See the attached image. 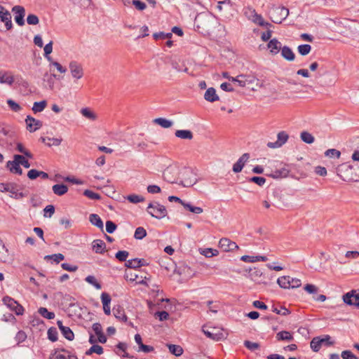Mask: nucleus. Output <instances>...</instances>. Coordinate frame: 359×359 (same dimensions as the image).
Masks as SVG:
<instances>
[{
  "label": "nucleus",
  "instance_id": "f257e3e1",
  "mask_svg": "<svg viewBox=\"0 0 359 359\" xmlns=\"http://www.w3.org/2000/svg\"><path fill=\"white\" fill-rule=\"evenodd\" d=\"M337 174L346 182L359 181V175L355 172L354 167L348 163L339 165L337 168Z\"/></svg>",
  "mask_w": 359,
  "mask_h": 359
},
{
  "label": "nucleus",
  "instance_id": "f03ea898",
  "mask_svg": "<svg viewBox=\"0 0 359 359\" xmlns=\"http://www.w3.org/2000/svg\"><path fill=\"white\" fill-rule=\"evenodd\" d=\"M147 212L152 217L158 219H161L165 217L168 215L166 208L160 204L158 201H153L148 204Z\"/></svg>",
  "mask_w": 359,
  "mask_h": 359
},
{
  "label": "nucleus",
  "instance_id": "7ed1b4c3",
  "mask_svg": "<svg viewBox=\"0 0 359 359\" xmlns=\"http://www.w3.org/2000/svg\"><path fill=\"white\" fill-rule=\"evenodd\" d=\"M270 18L273 22L280 24L289 15V10L284 6H277L271 9Z\"/></svg>",
  "mask_w": 359,
  "mask_h": 359
},
{
  "label": "nucleus",
  "instance_id": "20e7f679",
  "mask_svg": "<svg viewBox=\"0 0 359 359\" xmlns=\"http://www.w3.org/2000/svg\"><path fill=\"white\" fill-rule=\"evenodd\" d=\"M334 344L330 335H325L323 337H316L312 339L310 343L311 348L314 352H318L322 346H330Z\"/></svg>",
  "mask_w": 359,
  "mask_h": 359
},
{
  "label": "nucleus",
  "instance_id": "39448f33",
  "mask_svg": "<svg viewBox=\"0 0 359 359\" xmlns=\"http://www.w3.org/2000/svg\"><path fill=\"white\" fill-rule=\"evenodd\" d=\"M0 191L9 192L10 196L15 199L24 197V194L18 191V185L15 183H0Z\"/></svg>",
  "mask_w": 359,
  "mask_h": 359
},
{
  "label": "nucleus",
  "instance_id": "423d86ee",
  "mask_svg": "<svg viewBox=\"0 0 359 359\" xmlns=\"http://www.w3.org/2000/svg\"><path fill=\"white\" fill-rule=\"evenodd\" d=\"M3 303L12 311H14L16 315H22L24 313V308L17 301L9 296L3 297Z\"/></svg>",
  "mask_w": 359,
  "mask_h": 359
},
{
  "label": "nucleus",
  "instance_id": "0eeeda50",
  "mask_svg": "<svg viewBox=\"0 0 359 359\" xmlns=\"http://www.w3.org/2000/svg\"><path fill=\"white\" fill-rule=\"evenodd\" d=\"M345 304L359 308V290H352L343 295Z\"/></svg>",
  "mask_w": 359,
  "mask_h": 359
},
{
  "label": "nucleus",
  "instance_id": "6e6552de",
  "mask_svg": "<svg viewBox=\"0 0 359 359\" xmlns=\"http://www.w3.org/2000/svg\"><path fill=\"white\" fill-rule=\"evenodd\" d=\"M182 180L181 184L185 187H189L193 186L197 182V178L196 174L191 170H184L182 173Z\"/></svg>",
  "mask_w": 359,
  "mask_h": 359
},
{
  "label": "nucleus",
  "instance_id": "1a4fd4ad",
  "mask_svg": "<svg viewBox=\"0 0 359 359\" xmlns=\"http://www.w3.org/2000/svg\"><path fill=\"white\" fill-rule=\"evenodd\" d=\"M69 71L73 78L80 79L83 76V69L82 65L75 60H72L69 64Z\"/></svg>",
  "mask_w": 359,
  "mask_h": 359
},
{
  "label": "nucleus",
  "instance_id": "9d476101",
  "mask_svg": "<svg viewBox=\"0 0 359 359\" xmlns=\"http://www.w3.org/2000/svg\"><path fill=\"white\" fill-rule=\"evenodd\" d=\"M289 135L285 131H280L277 135V140L274 142H268L267 147L272 149L280 148L288 140Z\"/></svg>",
  "mask_w": 359,
  "mask_h": 359
},
{
  "label": "nucleus",
  "instance_id": "9b49d317",
  "mask_svg": "<svg viewBox=\"0 0 359 359\" xmlns=\"http://www.w3.org/2000/svg\"><path fill=\"white\" fill-rule=\"evenodd\" d=\"M12 11L14 13L15 21L19 26L25 25L24 18L25 15V9L22 6H15L12 8Z\"/></svg>",
  "mask_w": 359,
  "mask_h": 359
},
{
  "label": "nucleus",
  "instance_id": "f8f14e48",
  "mask_svg": "<svg viewBox=\"0 0 359 359\" xmlns=\"http://www.w3.org/2000/svg\"><path fill=\"white\" fill-rule=\"evenodd\" d=\"M219 248L225 252H231L238 248V245L227 238H222L219 242Z\"/></svg>",
  "mask_w": 359,
  "mask_h": 359
},
{
  "label": "nucleus",
  "instance_id": "ddd939ff",
  "mask_svg": "<svg viewBox=\"0 0 359 359\" xmlns=\"http://www.w3.org/2000/svg\"><path fill=\"white\" fill-rule=\"evenodd\" d=\"M25 123L27 124V129L30 132H35L36 130L39 129L43 123L41 121L35 119L31 116H27L25 118Z\"/></svg>",
  "mask_w": 359,
  "mask_h": 359
},
{
  "label": "nucleus",
  "instance_id": "4468645a",
  "mask_svg": "<svg viewBox=\"0 0 359 359\" xmlns=\"http://www.w3.org/2000/svg\"><path fill=\"white\" fill-rule=\"evenodd\" d=\"M250 158L248 153L243 154L233 165V171L236 173L240 172L243 168L245 163Z\"/></svg>",
  "mask_w": 359,
  "mask_h": 359
},
{
  "label": "nucleus",
  "instance_id": "2eb2a0df",
  "mask_svg": "<svg viewBox=\"0 0 359 359\" xmlns=\"http://www.w3.org/2000/svg\"><path fill=\"white\" fill-rule=\"evenodd\" d=\"M267 47L272 55H277L283 48L281 43L276 38L271 39L267 44Z\"/></svg>",
  "mask_w": 359,
  "mask_h": 359
},
{
  "label": "nucleus",
  "instance_id": "dca6fc26",
  "mask_svg": "<svg viewBox=\"0 0 359 359\" xmlns=\"http://www.w3.org/2000/svg\"><path fill=\"white\" fill-rule=\"evenodd\" d=\"M57 326L61 331L62 335L68 340L72 341L74 338V332L67 326H64L61 320H57Z\"/></svg>",
  "mask_w": 359,
  "mask_h": 359
},
{
  "label": "nucleus",
  "instance_id": "f3484780",
  "mask_svg": "<svg viewBox=\"0 0 359 359\" xmlns=\"http://www.w3.org/2000/svg\"><path fill=\"white\" fill-rule=\"evenodd\" d=\"M92 329H93V332H95V334L97 335V340L99 342L103 344L107 341V337L104 335V334L103 333L102 325L100 323H94L92 326Z\"/></svg>",
  "mask_w": 359,
  "mask_h": 359
},
{
  "label": "nucleus",
  "instance_id": "a211bd4d",
  "mask_svg": "<svg viewBox=\"0 0 359 359\" xmlns=\"http://www.w3.org/2000/svg\"><path fill=\"white\" fill-rule=\"evenodd\" d=\"M0 20L5 24V27L7 30L12 29L13 23L11 21V15L8 10L0 14Z\"/></svg>",
  "mask_w": 359,
  "mask_h": 359
},
{
  "label": "nucleus",
  "instance_id": "6ab92c4d",
  "mask_svg": "<svg viewBox=\"0 0 359 359\" xmlns=\"http://www.w3.org/2000/svg\"><path fill=\"white\" fill-rule=\"evenodd\" d=\"M6 168L9 170L11 173L18 174L19 175H22V170L16 161L13 158V161H8L6 163Z\"/></svg>",
  "mask_w": 359,
  "mask_h": 359
},
{
  "label": "nucleus",
  "instance_id": "aec40b11",
  "mask_svg": "<svg viewBox=\"0 0 359 359\" xmlns=\"http://www.w3.org/2000/svg\"><path fill=\"white\" fill-rule=\"evenodd\" d=\"M101 300L103 304V309L104 313L108 316L110 315L111 310L109 304L111 300L110 295L106 292H102L101 294Z\"/></svg>",
  "mask_w": 359,
  "mask_h": 359
},
{
  "label": "nucleus",
  "instance_id": "412c9836",
  "mask_svg": "<svg viewBox=\"0 0 359 359\" xmlns=\"http://www.w3.org/2000/svg\"><path fill=\"white\" fill-rule=\"evenodd\" d=\"M289 173L290 170L287 167H283L282 168L273 170L269 176L274 179L283 178L287 177Z\"/></svg>",
  "mask_w": 359,
  "mask_h": 359
},
{
  "label": "nucleus",
  "instance_id": "4be33fe9",
  "mask_svg": "<svg viewBox=\"0 0 359 359\" xmlns=\"http://www.w3.org/2000/svg\"><path fill=\"white\" fill-rule=\"evenodd\" d=\"M239 86L245 87L248 85L252 84L257 79L255 76L240 74Z\"/></svg>",
  "mask_w": 359,
  "mask_h": 359
},
{
  "label": "nucleus",
  "instance_id": "5701e85b",
  "mask_svg": "<svg viewBox=\"0 0 359 359\" xmlns=\"http://www.w3.org/2000/svg\"><path fill=\"white\" fill-rule=\"evenodd\" d=\"M248 277L255 282L260 283L262 281L261 277L262 276V272L259 269H251L250 268L248 270Z\"/></svg>",
  "mask_w": 359,
  "mask_h": 359
},
{
  "label": "nucleus",
  "instance_id": "b1692460",
  "mask_svg": "<svg viewBox=\"0 0 359 359\" xmlns=\"http://www.w3.org/2000/svg\"><path fill=\"white\" fill-rule=\"evenodd\" d=\"M125 265L130 269H137L145 265V261L143 259L135 258L126 261Z\"/></svg>",
  "mask_w": 359,
  "mask_h": 359
},
{
  "label": "nucleus",
  "instance_id": "393cba45",
  "mask_svg": "<svg viewBox=\"0 0 359 359\" xmlns=\"http://www.w3.org/2000/svg\"><path fill=\"white\" fill-rule=\"evenodd\" d=\"M281 55L283 58L288 61H293L295 58V55L294 52L287 46H283L281 49Z\"/></svg>",
  "mask_w": 359,
  "mask_h": 359
},
{
  "label": "nucleus",
  "instance_id": "a878e982",
  "mask_svg": "<svg viewBox=\"0 0 359 359\" xmlns=\"http://www.w3.org/2000/svg\"><path fill=\"white\" fill-rule=\"evenodd\" d=\"M204 98L208 102H214L219 100V97L216 93V90L214 88H209L205 93Z\"/></svg>",
  "mask_w": 359,
  "mask_h": 359
},
{
  "label": "nucleus",
  "instance_id": "bb28decb",
  "mask_svg": "<svg viewBox=\"0 0 359 359\" xmlns=\"http://www.w3.org/2000/svg\"><path fill=\"white\" fill-rule=\"evenodd\" d=\"M175 135L182 140H191L193 139V133L189 130H177L175 133Z\"/></svg>",
  "mask_w": 359,
  "mask_h": 359
},
{
  "label": "nucleus",
  "instance_id": "cd10ccee",
  "mask_svg": "<svg viewBox=\"0 0 359 359\" xmlns=\"http://www.w3.org/2000/svg\"><path fill=\"white\" fill-rule=\"evenodd\" d=\"M14 82V77L10 72H0V83H6L11 86Z\"/></svg>",
  "mask_w": 359,
  "mask_h": 359
},
{
  "label": "nucleus",
  "instance_id": "c85d7f7f",
  "mask_svg": "<svg viewBox=\"0 0 359 359\" xmlns=\"http://www.w3.org/2000/svg\"><path fill=\"white\" fill-rule=\"evenodd\" d=\"M40 140L45 143L48 147H51V146H59L62 141V138H51V137H41L40 138Z\"/></svg>",
  "mask_w": 359,
  "mask_h": 359
},
{
  "label": "nucleus",
  "instance_id": "c756f323",
  "mask_svg": "<svg viewBox=\"0 0 359 359\" xmlns=\"http://www.w3.org/2000/svg\"><path fill=\"white\" fill-rule=\"evenodd\" d=\"M52 189L55 195L62 196L68 191V187L63 184H57L53 185Z\"/></svg>",
  "mask_w": 359,
  "mask_h": 359
},
{
  "label": "nucleus",
  "instance_id": "7c9ffc66",
  "mask_svg": "<svg viewBox=\"0 0 359 359\" xmlns=\"http://www.w3.org/2000/svg\"><path fill=\"white\" fill-rule=\"evenodd\" d=\"M92 247L96 253H102L106 248L105 243L100 239L93 241Z\"/></svg>",
  "mask_w": 359,
  "mask_h": 359
},
{
  "label": "nucleus",
  "instance_id": "2f4dec72",
  "mask_svg": "<svg viewBox=\"0 0 359 359\" xmlns=\"http://www.w3.org/2000/svg\"><path fill=\"white\" fill-rule=\"evenodd\" d=\"M89 221L93 225H95L100 229H102L104 227L103 222L100 217L97 214H90L89 216Z\"/></svg>",
  "mask_w": 359,
  "mask_h": 359
},
{
  "label": "nucleus",
  "instance_id": "473e14b6",
  "mask_svg": "<svg viewBox=\"0 0 359 359\" xmlns=\"http://www.w3.org/2000/svg\"><path fill=\"white\" fill-rule=\"evenodd\" d=\"M169 351L175 356H180L183 354L184 350L180 345L167 344Z\"/></svg>",
  "mask_w": 359,
  "mask_h": 359
},
{
  "label": "nucleus",
  "instance_id": "72a5a7b5",
  "mask_svg": "<svg viewBox=\"0 0 359 359\" xmlns=\"http://www.w3.org/2000/svg\"><path fill=\"white\" fill-rule=\"evenodd\" d=\"M290 276H282V277H280L278 278L277 283L282 288L290 289Z\"/></svg>",
  "mask_w": 359,
  "mask_h": 359
},
{
  "label": "nucleus",
  "instance_id": "f704fd0d",
  "mask_svg": "<svg viewBox=\"0 0 359 359\" xmlns=\"http://www.w3.org/2000/svg\"><path fill=\"white\" fill-rule=\"evenodd\" d=\"M276 338L279 341H292L293 337L292 334L288 331H280L277 333Z\"/></svg>",
  "mask_w": 359,
  "mask_h": 359
},
{
  "label": "nucleus",
  "instance_id": "c9c22d12",
  "mask_svg": "<svg viewBox=\"0 0 359 359\" xmlns=\"http://www.w3.org/2000/svg\"><path fill=\"white\" fill-rule=\"evenodd\" d=\"M252 22L262 27H269L271 26L269 22H265L263 17L258 13L255 15Z\"/></svg>",
  "mask_w": 359,
  "mask_h": 359
},
{
  "label": "nucleus",
  "instance_id": "e433bc0d",
  "mask_svg": "<svg viewBox=\"0 0 359 359\" xmlns=\"http://www.w3.org/2000/svg\"><path fill=\"white\" fill-rule=\"evenodd\" d=\"M123 198L127 199L129 202L136 204L144 201V198L140 195L130 194Z\"/></svg>",
  "mask_w": 359,
  "mask_h": 359
},
{
  "label": "nucleus",
  "instance_id": "4c0bfd02",
  "mask_svg": "<svg viewBox=\"0 0 359 359\" xmlns=\"http://www.w3.org/2000/svg\"><path fill=\"white\" fill-rule=\"evenodd\" d=\"M182 205L184 206V208H186L189 211H190L193 213H195V214H201L203 211V208H201V207L193 206L189 203H186V202L183 201Z\"/></svg>",
  "mask_w": 359,
  "mask_h": 359
},
{
  "label": "nucleus",
  "instance_id": "58836bf2",
  "mask_svg": "<svg viewBox=\"0 0 359 359\" xmlns=\"http://www.w3.org/2000/svg\"><path fill=\"white\" fill-rule=\"evenodd\" d=\"M154 122L163 128H170L173 124L172 121L165 118H157L154 120Z\"/></svg>",
  "mask_w": 359,
  "mask_h": 359
},
{
  "label": "nucleus",
  "instance_id": "ea45409f",
  "mask_svg": "<svg viewBox=\"0 0 359 359\" xmlns=\"http://www.w3.org/2000/svg\"><path fill=\"white\" fill-rule=\"evenodd\" d=\"M13 158L16 160L19 165H22L25 168H29L30 167L29 162L25 158V156L19 154H15L13 156Z\"/></svg>",
  "mask_w": 359,
  "mask_h": 359
},
{
  "label": "nucleus",
  "instance_id": "a19ab883",
  "mask_svg": "<svg viewBox=\"0 0 359 359\" xmlns=\"http://www.w3.org/2000/svg\"><path fill=\"white\" fill-rule=\"evenodd\" d=\"M116 348H117L116 353L118 355H119L120 356L123 357V358L129 357L128 353L126 352V349H127V344H125V343H119L116 346Z\"/></svg>",
  "mask_w": 359,
  "mask_h": 359
},
{
  "label": "nucleus",
  "instance_id": "79ce46f5",
  "mask_svg": "<svg viewBox=\"0 0 359 359\" xmlns=\"http://www.w3.org/2000/svg\"><path fill=\"white\" fill-rule=\"evenodd\" d=\"M81 114L86 118L95 121L97 118L96 114L91 111L89 108H83L81 110Z\"/></svg>",
  "mask_w": 359,
  "mask_h": 359
},
{
  "label": "nucleus",
  "instance_id": "37998d69",
  "mask_svg": "<svg viewBox=\"0 0 359 359\" xmlns=\"http://www.w3.org/2000/svg\"><path fill=\"white\" fill-rule=\"evenodd\" d=\"M300 137L304 142L307 144H312L315 140L314 137L306 131L302 132L300 134Z\"/></svg>",
  "mask_w": 359,
  "mask_h": 359
},
{
  "label": "nucleus",
  "instance_id": "c03bdc74",
  "mask_svg": "<svg viewBox=\"0 0 359 359\" xmlns=\"http://www.w3.org/2000/svg\"><path fill=\"white\" fill-rule=\"evenodd\" d=\"M46 105L47 102L46 100L35 102L32 107V111L34 113L41 112L46 108Z\"/></svg>",
  "mask_w": 359,
  "mask_h": 359
},
{
  "label": "nucleus",
  "instance_id": "a18cd8bd",
  "mask_svg": "<svg viewBox=\"0 0 359 359\" xmlns=\"http://www.w3.org/2000/svg\"><path fill=\"white\" fill-rule=\"evenodd\" d=\"M38 312L41 316L46 319L51 320L55 318V313L53 312L48 311L46 308L40 307Z\"/></svg>",
  "mask_w": 359,
  "mask_h": 359
},
{
  "label": "nucleus",
  "instance_id": "49530a36",
  "mask_svg": "<svg viewBox=\"0 0 359 359\" xmlns=\"http://www.w3.org/2000/svg\"><path fill=\"white\" fill-rule=\"evenodd\" d=\"M44 259L46 260L52 259L56 264H58L61 261L64 260L65 256L61 253H57V254H53V255H46V256H45Z\"/></svg>",
  "mask_w": 359,
  "mask_h": 359
},
{
  "label": "nucleus",
  "instance_id": "de8ad7c7",
  "mask_svg": "<svg viewBox=\"0 0 359 359\" xmlns=\"http://www.w3.org/2000/svg\"><path fill=\"white\" fill-rule=\"evenodd\" d=\"M272 311L276 313V314H279L283 316H287L290 313V311L284 306H280L278 308L275 305L272 306Z\"/></svg>",
  "mask_w": 359,
  "mask_h": 359
},
{
  "label": "nucleus",
  "instance_id": "09e8293b",
  "mask_svg": "<svg viewBox=\"0 0 359 359\" xmlns=\"http://www.w3.org/2000/svg\"><path fill=\"white\" fill-rule=\"evenodd\" d=\"M95 353L98 355H100L103 353V348L101 346L97 344H93L86 352V355H91L92 353Z\"/></svg>",
  "mask_w": 359,
  "mask_h": 359
},
{
  "label": "nucleus",
  "instance_id": "8fccbe9b",
  "mask_svg": "<svg viewBox=\"0 0 359 359\" xmlns=\"http://www.w3.org/2000/svg\"><path fill=\"white\" fill-rule=\"evenodd\" d=\"M311 50V46L309 44H302L297 47L298 53L302 55H308Z\"/></svg>",
  "mask_w": 359,
  "mask_h": 359
},
{
  "label": "nucleus",
  "instance_id": "3c124183",
  "mask_svg": "<svg viewBox=\"0 0 359 359\" xmlns=\"http://www.w3.org/2000/svg\"><path fill=\"white\" fill-rule=\"evenodd\" d=\"M147 236V231L144 228L140 226L135 229L134 237L136 239L141 240Z\"/></svg>",
  "mask_w": 359,
  "mask_h": 359
},
{
  "label": "nucleus",
  "instance_id": "603ef678",
  "mask_svg": "<svg viewBox=\"0 0 359 359\" xmlns=\"http://www.w3.org/2000/svg\"><path fill=\"white\" fill-rule=\"evenodd\" d=\"M48 338L53 342L57 340V331L55 327H52L48 330Z\"/></svg>",
  "mask_w": 359,
  "mask_h": 359
},
{
  "label": "nucleus",
  "instance_id": "864d4df0",
  "mask_svg": "<svg viewBox=\"0 0 359 359\" xmlns=\"http://www.w3.org/2000/svg\"><path fill=\"white\" fill-rule=\"evenodd\" d=\"M85 280L89 284L93 285L96 289L100 290L102 288L101 285L97 282V279L94 276H88Z\"/></svg>",
  "mask_w": 359,
  "mask_h": 359
},
{
  "label": "nucleus",
  "instance_id": "5fc2aeb1",
  "mask_svg": "<svg viewBox=\"0 0 359 359\" xmlns=\"http://www.w3.org/2000/svg\"><path fill=\"white\" fill-rule=\"evenodd\" d=\"M114 316L116 318L121 320V321L126 322L127 321V316L125 314V312L123 309H121L118 306L116 309V313H114Z\"/></svg>",
  "mask_w": 359,
  "mask_h": 359
},
{
  "label": "nucleus",
  "instance_id": "6e6d98bb",
  "mask_svg": "<svg viewBox=\"0 0 359 359\" xmlns=\"http://www.w3.org/2000/svg\"><path fill=\"white\" fill-rule=\"evenodd\" d=\"M129 252L126 250H121L115 254V257L121 262H126Z\"/></svg>",
  "mask_w": 359,
  "mask_h": 359
},
{
  "label": "nucleus",
  "instance_id": "4d7b16f0",
  "mask_svg": "<svg viewBox=\"0 0 359 359\" xmlns=\"http://www.w3.org/2000/svg\"><path fill=\"white\" fill-rule=\"evenodd\" d=\"M7 104L11 110L18 112L22 109V107L14 100L9 99L7 100Z\"/></svg>",
  "mask_w": 359,
  "mask_h": 359
},
{
  "label": "nucleus",
  "instance_id": "13d9d810",
  "mask_svg": "<svg viewBox=\"0 0 359 359\" xmlns=\"http://www.w3.org/2000/svg\"><path fill=\"white\" fill-rule=\"evenodd\" d=\"M325 155L328 157H336L339 158L341 155V152L335 149H329L325 152Z\"/></svg>",
  "mask_w": 359,
  "mask_h": 359
},
{
  "label": "nucleus",
  "instance_id": "bf43d9fd",
  "mask_svg": "<svg viewBox=\"0 0 359 359\" xmlns=\"http://www.w3.org/2000/svg\"><path fill=\"white\" fill-rule=\"evenodd\" d=\"M17 150L20 152V153H22L25 156H26L27 157L29 158H32L33 157L32 154L31 152H29L28 150H27L26 149H25L24 146L22 145V144L21 143H18L17 144V147H16Z\"/></svg>",
  "mask_w": 359,
  "mask_h": 359
},
{
  "label": "nucleus",
  "instance_id": "052dcab7",
  "mask_svg": "<svg viewBox=\"0 0 359 359\" xmlns=\"http://www.w3.org/2000/svg\"><path fill=\"white\" fill-rule=\"evenodd\" d=\"M244 346L250 351H255L259 348V344L256 342H252L250 341H245Z\"/></svg>",
  "mask_w": 359,
  "mask_h": 359
},
{
  "label": "nucleus",
  "instance_id": "680f3d73",
  "mask_svg": "<svg viewBox=\"0 0 359 359\" xmlns=\"http://www.w3.org/2000/svg\"><path fill=\"white\" fill-rule=\"evenodd\" d=\"M83 195L86 196V197H88V198L93 199V200H96V199L100 198V196L98 194H97L91 190H88V189H86L84 191Z\"/></svg>",
  "mask_w": 359,
  "mask_h": 359
},
{
  "label": "nucleus",
  "instance_id": "e2e57ef3",
  "mask_svg": "<svg viewBox=\"0 0 359 359\" xmlns=\"http://www.w3.org/2000/svg\"><path fill=\"white\" fill-rule=\"evenodd\" d=\"M43 212L45 217H51L55 212V207L53 205H48L43 209Z\"/></svg>",
  "mask_w": 359,
  "mask_h": 359
},
{
  "label": "nucleus",
  "instance_id": "0e129e2a",
  "mask_svg": "<svg viewBox=\"0 0 359 359\" xmlns=\"http://www.w3.org/2000/svg\"><path fill=\"white\" fill-rule=\"evenodd\" d=\"M257 14V13L255 11V10L251 7H247L245 8V15L251 21Z\"/></svg>",
  "mask_w": 359,
  "mask_h": 359
},
{
  "label": "nucleus",
  "instance_id": "69168bd1",
  "mask_svg": "<svg viewBox=\"0 0 359 359\" xmlns=\"http://www.w3.org/2000/svg\"><path fill=\"white\" fill-rule=\"evenodd\" d=\"M39 18L34 14H29L27 18V22L30 25H36L39 23Z\"/></svg>",
  "mask_w": 359,
  "mask_h": 359
},
{
  "label": "nucleus",
  "instance_id": "338daca9",
  "mask_svg": "<svg viewBox=\"0 0 359 359\" xmlns=\"http://www.w3.org/2000/svg\"><path fill=\"white\" fill-rule=\"evenodd\" d=\"M249 181L254 182L259 186H263L266 182V179L263 177L255 176L249 179Z\"/></svg>",
  "mask_w": 359,
  "mask_h": 359
},
{
  "label": "nucleus",
  "instance_id": "774afa93",
  "mask_svg": "<svg viewBox=\"0 0 359 359\" xmlns=\"http://www.w3.org/2000/svg\"><path fill=\"white\" fill-rule=\"evenodd\" d=\"M343 359H358L351 351L346 350L341 352Z\"/></svg>",
  "mask_w": 359,
  "mask_h": 359
}]
</instances>
